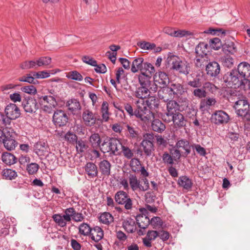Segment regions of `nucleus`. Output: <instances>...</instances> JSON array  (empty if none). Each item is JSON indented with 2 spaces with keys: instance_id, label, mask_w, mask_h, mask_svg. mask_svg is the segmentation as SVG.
Returning <instances> with one entry per match:
<instances>
[{
  "instance_id": "f257e3e1",
  "label": "nucleus",
  "mask_w": 250,
  "mask_h": 250,
  "mask_svg": "<svg viewBox=\"0 0 250 250\" xmlns=\"http://www.w3.org/2000/svg\"><path fill=\"white\" fill-rule=\"evenodd\" d=\"M223 80L227 83L228 86L234 88L240 87L244 90L250 89V81L249 79L242 80L235 69L226 73L223 76Z\"/></svg>"
},
{
  "instance_id": "f03ea898",
  "label": "nucleus",
  "mask_w": 250,
  "mask_h": 250,
  "mask_svg": "<svg viewBox=\"0 0 250 250\" xmlns=\"http://www.w3.org/2000/svg\"><path fill=\"white\" fill-rule=\"evenodd\" d=\"M167 60L168 64L171 66V69L186 75L189 73L191 65L187 61L182 60L175 55L168 56Z\"/></svg>"
},
{
  "instance_id": "7ed1b4c3",
  "label": "nucleus",
  "mask_w": 250,
  "mask_h": 250,
  "mask_svg": "<svg viewBox=\"0 0 250 250\" xmlns=\"http://www.w3.org/2000/svg\"><path fill=\"white\" fill-rule=\"evenodd\" d=\"M136 105L135 117L146 123L154 119V112L149 110L145 104V100H138L134 102Z\"/></svg>"
},
{
  "instance_id": "20e7f679",
  "label": "nucleus",
  "mask_w": 250,
  "mask_h": 250,
  "mask_svg": "<svg viewBox=\"0 0 250 250\" xmlns=\"http://www.w3.org/2000/svg\"><path fill=\"white\" fill-rule=\"evenodd\" d=\"M123 139L111 138L108 141H104L101 145V150L103 153H109L110 156L120 154L119 151L122 145Z\"/></svg>"
},
{
  "instance_id": "39448f33",
  "label": "nucleus",
  "mask_w": 250,
  "mask_h": 250,
  "mask_svg": "<svg viewBox=\"0 0 250 250\" xmlns=\"http://www.w3.org/2000/svg\"><path fill=\"white\" fill-rule=\"evenodd\" d=\"M153 140L154 136L152 134L146 133L144 135V139L141 143L144 153L148 157L151 156L154 150Z\"/></svg>"
},
{
  "instance_id": "423d86ee",
  "label": "nucleus",
  "mask_w": 250,
  "mask_h": 250,
  "mask_svg": "<svg viewBox=\"0 0 250 250\" xmlns=\"http://www.w3.org/2000/svg\"><path fill=\"white\" fill-rule=\"evenodd\" d=\"M229 120V116L228 113L222 110L215 111L210 117L211 122L217 125L227 124Z\"/></svg>"
},
{
  "instance_id": "0eeeda50",
  "label": "nucleus",
  "mask_w": 250,
  "mask_h": 250,
  "mask_svg": "<svg viewBox=\"0 0 250 250\" xmlns=\"http://www.w3.org/2000/svg\"><path fill=\"white\" fill-rule=\"evenodd\" d=\"M115 200L119 204L125 205L126 209H130L132 207V201L128 195L122 190L118 191L115 195Z\"/></svg>"
},
{
  "instance_id": "6e6552de",
  "label": "nucleus",
  "mask_w": 250,
  "mask_h": 250,
  "mask_svg": "<svg viewBox=\"0 0 250 250\" xmlns=\"http://www.w3.org/2000/svg\"><path fill=\"white\" fill-rule=\"evenodd\" d=\"M68 121L67 114L62 110H57L54 113L53 121L57 126H62L66 125Z\"/></svg>"
},
{
  "instance_id": "1a4fd4ad",
  "label": "nucleus",
  "mask_w": 250,
  "mask_h": 250,
  "mask_svg": "<svg viewBox=\"0 0 250 250\" xmlns=\"http://www.w3.org/2000/svg\"><path fill=\"white\" fill-rule=\"evenodd\" d=\"M139 210L141 214L136 216V222L140 228L145 229L150 224V219L148 216V212L145 208H140Z\"/></svg>"
},
{
  "instance_id": "9d476101",
  "label": "nucleus",
  "mask_w": 250,
  "mask_h": 250,
  "mask_svg": "<svg viewBox=\"0 0 250 250\" xmlns=\"http://www.w3.org/2000/svg\"><path fill=\"white\" fill-rule=\"evenodd\" d=\"M234 107L238 116L244 117L249 110V104L246 100H240L235 102Z\"/></svg>"
},
{
  "instance_id": "9b49d317",
  "label": "nucleus",
  "mask_w": 250,
  "mask_h": 250,
  "mask_svg": "<svg viewBox=\"0 0 250 250\" xmlns=\"http://www.w3.org/2000/svg\"><path fill=\"white\" fill-rule=\"evenodd\" d=\"M22 105L27 113H35L39 108L38 102L35 99L29 98L23 100Z\"/></svg>"
},
{
  "instance_id": "f8f14e48",
  "label": "nucleus",
  "mask_w": 250,
  "mask_h": 250,
  "mask_svg": "<svg viewBox=\"0 0 250 250\" xmlns=\"http://www.w3.org/2000/svg\"><path fill=\"white\" fill-rule=\"evenodd\" d=\"M82 119L84 124L88 126L94 125L97 121L95 114L88 109H84L83 110Z\"/></svg>"
},
{
  "instance_id": "ddd939ff",
  "label": "nucleus",
  "mask_w": 250,
  "mask_h": 250,
  "mask_svg": "<svg viewBox=\"0 0 250 250\" xmlns=\"http://www.w3.org/2000/svg\"><path fill=\"white\" fill-rule=\"evenodd\" d=\"M5 113L7 117L13 120H15L20 116V110L14 104H8L5 108Z\"/></svg>"
},
{
  "instance_id": "4468645a",
  "label": "nucleus",
  "mask_w": 250,
  "mask_h": 250,
  "mask_svg": "<svg viewBox=\"0 0 250 250\" xmlns=\"http://www.w3.org/2000/svg\"><path fill=\"white\" fill-rule=\"evenodd\" d=\"M154 81L156 85L159 84L161 87L166 86L169 83V80L167 74L159 71L154 75Z\"/></svg>"
},
{
  "instance_id": "2eb2a0df",
  "label": "nucleus",
  "mask_w": 250,
  "mask_h": 250,
  "mask_svg": "<svg viewBox=\"0 0 250 250\" xmlns=\"http://www.w3.org/2000/svg\"><path fill=\"white\" fill-rule=\"evenodd\" d=\"M175 146L181 151L182 149L184 150V152H182L183 156L184 157H187L190 153L191 147H192V145H190L189 141L183 139L178 140Z\"/></svg>"
},
{
  "instance_id": "dca6fc26",
  "label": "nucleus",
  "mask_w": 250,
  "mask_h": 250,
  "mask_svg": "<svg viewBox=\"0 0 250 250\" xmlns=\"http://www.w3.org/2000/svg\"><path fill=\"white\" fill-rule=\"evenodd\" d=\"M34 151L39 156H44L49 152V147L46 143L38 142L34 146Z\"/></svg>"
},
{
  "instance_id": "f3484780",
  "label": "nucleus",
  "mask_w": 250,
  "mask_h": 250,
  "mask_svg": "<svg viewBox=\"0 0 250 250\" xmlns=\"http://www.w3.org/2000/svg\"><path fill=\"white\" fill-rule=\"evenodd\" d=\"M170 117V119L168 118L167 120L166 118H165V120L167 121L168 123L172 121L175 125L179 127L186 126L187 121L185 119L183 115L181 113L177 112Z\"/></svg>"
},
{
  "instance_id": "a211bd4d",
  "label": "nucleus",
  "mask_w": 250,
  "mask_h": 250,
  "mask_svg": "<svg viewBox=\"0 0 250 250\" xmlns=\"http://www.w3.org/2000/svg\"><path fill=\"white\" fill-rule=\"evenodd\" d=\"M239 76L243 79H248L250 76V64L246 62H242L239 64L236 69Z\"/></svg>"
},
{
  "instance_id": "6ab92c4d",
  "label": "nucleus",
  "mask_w": 250,
  "mask_h": 250,
  "mask_svg": "<svg viewBox=\"0 0 250 250\" xmlns=\"http://www.w3.org/2000/svg\"><path fill=\"white\" fill-rule=\"evenodd\" d=\"M206 70L208 75L210 77H215L220 73V65L216 62H209L206 65Z\"/></svg>"
},
{
  "instance_id": "aec40b11",
  "label": "nucleus",
  "mask_w": 250,
  "mask_h": 250,
  "mask_svg": "<svg viewBox=\"0 0 250 250\" xmlns=\"http://www.w3.org/2000/svg\"><path fill=\"white\" fill-rule=\"evenodd\" d=\"M83 168L88 178H94L98 176V167L94 163L87 162L83 167Z\"/></svg>"
},
{
  "instance_id": "412c9836",
  "label": "nucleus",
  "mask_w": 250,
  "mask_h": 250,
  "mask_svg": "<svg viewBox=\"0 0 250 250\" xmlns=\"http://www.w3.org/2000/svg\"><path fill=\"white\" fill-rule=\"evenodd\" d=\"M161 87L163 88L159 90L158 92V96L159 99L165 102L172 100L174 97L169 86Z\"/></svg>"
},
{
  "instance_id": "4be33fe9",
  "label": "nucleus",
  "mask_w": 250,
  "mask_h": 250,
  "mask_svg": "<svg viewBox=\"0 0 250 250\" xmlns=\"http://www.w3.org/2000/svg\"><path fill=\"white\" fill-rule=\"evenodd\" d=\"M121 152L123 156L127 159H131L134 156V150L129 147V144L126 139H123L121 146Z\"/></svg>"
},
{
  "instance_id": "5701e85b",
  "label": "nucleus",
  "mask_w": 250,
  "mask_h": 250,
  "mask_svg": "<svg viewBox=\"0 0 250 250\" xmlns=\"http://www.w3.org/2000/svg\"><path fill=\"white\" fill-rule=\"evenodd\" d=\"M13 133H11L6 135L2 143L5 148L8 150L14 149L18 145V143L14 139Z\"/></svg>"
},
{
  "instance_id": "b1692460",
  "label": "nucleus",
  "mask_w": 250,
  "mask_h": 250,
  "mask_svg": "<svg viewBox=\"0 0 250 250\" xmlns=\"http://www.w3.org/2000/svg\"><path fill=\"white\" fill-rule=\"evenodd\" d=\"M167 102V112L165 113V115L164 116V119L166 118L165 116L169 118L176 114L179 106L177 102L173 100Z\"/></svg>"
},
{
  "instance_id": "393cba45",
  "label": "nucleus",
  "mask_w": 250,
  "mask_h": 250,
  "mask_svg": "<svg viewBox=\"0 0 250 250\" xmlns=\"http://www.w3.org/2000/svg\"><path fill=\"white\" fill-rule=\"evenodd\" d=\"M99 167L101 174L108 176L111 173V165L107 160H103L99 163Z\"/></svg>"
},
{
  "instance_id": "a878e982",
  "label": "nucleus",
  "mask_w": 250,
  "mask_h": 250,
  "mask_svg": "<svg viewBox=\"0 0 250 250\" xmlns=\"http://www.w3.org/2000/svg\"><path fill=\"white\" fill-rule=\"evenodd\" d=\"M149 86H141L137 88L135 92L134 95L139 100H144L150 95V92L148 89Z\"/></svg>"
},
{
  "instance_id": "bb28decb",
  "label": "nucleus",
  "mask_w": 250,
  "mask_h": 250,
  "mask_svg": "<svg viewBox=\"0 0 250 250\" xmlns=\"http://www.w3.org/2000/svg\"><path fill=\"white\" fill-rule=\"evenodd\" d=\"M123 227L127 233H133L136 229L135 222L131 218H127L124 221Z\"/></svg>"
},
{
  "instance_id": "cd10ccee",
  "label": "nucleus",
  "mask_w": 250,
  "mask_h": 250,
  "mask_svg": "<svg viewBox=\"0 0 250 250\" xmlns=\"http://www.w3.org/2000/svg\"><path fill=\"white\" fill-rule=\"evenodd\" d=\"M172 95L174 97L177 98L182 95L185 92L183 86L179 83H172L169 86Z\"/></svg>"
},
{
  "instance_id": "c85d7f7f",
  "label": "nucleus",
  "mask_w": 250,
  "mask_h": 250,
  "mask_svg": "<svg viewBox=\"0 0 250 250\" xmlns=\"http://www.w3.org/2000/svg\"><path fill=\"white\" fill-rule=\"evenodd\" d=\"M1 158L4 164L9 166L13 165L17 162V158L16 156L9 152L3 153Z\"/></svg>"
},
{
  "instance_id": "c756f323",
  "label": "nucleus",
  "mask_w": 250,
  "mask_h": 250,
  "mask_svg": "<svg viewBox=\"0 0 250 250\" xmlns=\"http://www.w3.org/2000/svg\"><path fill=\"white\" fill-rule=\"evenodd\" d=\"M144 59L143 58H138L135 59L131 64V71L132 73H135L142 69L144 63Z\"/></svg>"
},
{
  "instance_id": "7c9ffc66",
  "label": "nucleus",
  "mask_w": 250,
  "mask_h": 250,
  "mask_svg": "<svg viewBox=\"0 0 250 250\" xmlns=\"http://www.w3.org/2000/svg\"><path fill=\"white\" fill-rule=\"evenodd\" d=\"M129 185L133 191H136L138 189L140 190L141 184L140 181L138 179L135 174H130L128 177Z\"/></svg>"
},
{
  "instance_id": "2f4dec72",
  "label": "nucleus",
  "mask_w": 250,
  "mask_h": 250,
  "mask_svg": "<svg viewBox=\"0 0 250 250\" xmlns=\"http://www.w3.org/2000/svg\"><path fill=\"white\" fill-rule=\"evenodd\" d=\"M145 104L146 106V107L149 108V110L150 111L155 110L157 112L156 109L158 108L159 104L158 101L154 97H150L147 100L145 101Z\"/></svg>"
},
{
  "instance_id": "473e14b6",
  "label": "nucleus",
  "mask_w": 250,
  "mask_h": 250,
  "mask_svg": "<svg viewBox=\"0 0 250 250\" xmlns=\"http://www.w3.org/2000/svg\"><path fill=\"white\" fill-rule=\"evenodd\" d=\"M69 110L72 112H76L81 109V106L80 102L75 99L68 100L66 104Z\"/></svg>"
},
{
  "instance_id": "72a5a7b5",
  "label": "nucleus",
  "mask_w": 250,
  "mask_h": 250,
  "mask_svg": "<svg viewBox=\"0 0 250 250\" xmlns=\"http://www.w3.org/2000/svg\"><path fill=\"white\" fill-rule=\"evenodd\" d=\"M178 183L180 186L188 190L190 189L192 186L191 180L187 176L180 177Z\"/></svg>"
},
{
  "instance_id": "f704fd0d",
  "label": "nucleus",
  "mask_w": 250,
  "mask_h": 250,
  "mask_svg": "<svg viewBox=\"0 0 250 250\" xmlns=\"http://www.w3.org/2000/svg\"><path fill=\"white\" fill-rule=\"evenodd\" d=\"M13 119L7 117L6 115L5 116L2 114H0V127L1 128L4 127L5 129L11 128L12 126V120Z\"/></svg>"
},
{
  "instance_id": "c9c22d12",
  "label": "nucleus",
  "mask_w": 250,
  "mask_h": 250,
  "mask_svg": "<svg viewBox=\"0 0 250 250\" xmlns=\"http://www.w3.org/2000/svg\"><path fill=\"white\" fill-rule=\"evenodd\" d=\"M52 218L56 224L61 227L65 226L67 222H69L64 215H61V214H54L52 216Z\"/></svg>"
},
{
  "instance_id": "e433bc0d",
  "label": "nucleus",
  "mask_w": 250,
  "mask_h": 250,
  "mask_svg": "<svg viewBox=\"0 0 250 250\" xmlns=\"http://www.w3.org/2000/svg\"><path fill=\"white\" fill-rule=\"evenodd\" d=\"M151 127L153 131L161 133L166 129L165 125L159 119H154L151 123Z\"/></svg>"
},
{
  "instance_id": "4c0bfd02",
  "label": "nucleus",
  "mask_w": 250,
  "mask_h": 250,
  "mask_svg": "<svg viewBox=\"0 0 250 250\" xmlns=\"http://www.w3.org/2000/svg\"><path fill=\"white\" fill-rule=\"evenodd\" d=\"M155 72L154 67L150 63L147 62H144L142 69H141V72L151 77Z\"/></svg>"
},
{
  "instance_id": "58836bf2",
  "label": "nucleus",
  "mask_w": 250,
  "mask_h": 250,
  "mask_svg": "<svg viewBox=\"0 0 250 250\" xmlns=\"http://www.w3.org/2000/svg\"><path fill=\"white\" fill-rule=\"evenodd\" d=\"M89 143L94 148H98L100 146L101 140L98 133H93L89 137Z\"/></svg>"
},
{
  "instance_id": "ea45409f",
  "label": "nucleus",
  "mask_w": 250,
  "mask_h": 250,
  "mask_svg": "<svg viewBox=\"0 0 250 250\" xmlns=\"http://www.w3.org/2000/svg\"><path fill=\"white\" fill-rule=\"evenodd\" d=\"M208 56H198L194 59L195 65L197 67H202L208 64Z\"/></svg>"
},
{
  "instance_id": "a19ab883",
  "label": "nucleus",
  "mask_w": 250,
  "mask_h": 250,
  "mask_svg": "<svg viewBox=\"0 0 250 250\" xmlns=\"http://www.w3.org/2000/svg\"><path fill=\"white\" fill-rule=\"evenodd\" d=\"M223 51L226 53L229 52L231 54H233L237 51L235 43L231 41H227L223 45Z\"/></svg>"
},
{
  "instance_id": "79ce46f5",
  "label": "nucleus",
  "mask_w": 250,
  "mask_h": 250,
  "mask_svg": "<svg viewBox=\"0 0 250 250\" xmlns=\"http://www.w3.org/2000/svg\"><path fill=\"white\" fill-rule=\"evenodd\" d=\"M41 104H47L51 105H57V103L54 97L51 96H44L40 98Z\"/></svg>"
},
{
  "instance_id": "37998d69",
  "label": "nucleus",
  "mask_w": 250,
  "mask_h": 250,
  "mask_svg": "<svg viewBox=\"0 0 250 250\" xmlns=\"http://www.w3.org/2000/svg\"><path fill=\"white\" fill-rule=\"evenodd\" d=\"M216 102L215 99L213 98L204 99L201 100L200 103V108L202 110H205L207 107L214 105Z\"/></svg>"
},
{
  "instance_id": "c03bdc74",
  "label": "nucleus",
  "mask_w": 250,
  "mask_h": 250,
  "mask_svg": "<svg viewBox=\"0 0 250 250\" xmlns=\"http://www.w3.org/2000/svg\"><path fill=\"white\" fill-rule=\"evenodd\" d=\"M208 44L204 42L199 43L195 48V53L198 56H208Z\"/></svg>"
},
{
  "instance_id": "a18cd8bd",
  "label": "nucleus",
  "mask_w": 250,
  "mask_h": 250,
  "mask_svg": "<svg viewBox=\"0 0 250 250\" xmlns=\"http://www.w3.org/2000/svg\"><path fill=\"white\" fill-rule=\"evenodd\" d=\"M99 220L103 224H109L113 222V217L110 213L104 212L100 215Z\"/></svg>"
},
{
  "instance_id": "49530a36",
  "label": "nucleus",
  "mask_w": 250,
  "mask_h": 250,
  "mask_svg": "<svg viewBox=\"0 0 250 250\" xmlns=\"http://www.w3.org/2000/svg\"><path fill=\"white\" fill-rule=\"evenodd\" d=\"M125 127L126 130L128 131V134L126 135V136L129 138L136 139L139 135L138 131L136 128L130 126L129 125H126Z\"/></svg>"
},
{
  "instance_id": "de8ad7c7",
  "label": "nucleus",
  "mask_w": 250,
  "mask_h": 250,
  "mask_svg": "<svg viewBox=\"0 0 250 250\" xmlns=\"http://www.w3.org/2000/svg\"><path fill=\"white\" fill-rule=\"evenodd\" d=\"M130 167L132 171L135 173L139 172V169L142 166H141V162L137 158H132L130 162Z\"/></svg>"
},
{
  "instance_id": "09e8293b",
  "label": "nucleus",
  "mask_w": 250,
  "mask_h": 250,
  "mask_svg": "<svg viewBox=\"0 0 250 250\" xmlns=\"http://www.w3.org/2000/svg\"><path fill=\"white\" fill-rule=\"evenodd\" d=\"M151 78V77H148V75L141 72L138 77L139 82L141 86H149L150 79Z\"/></svg>"
},
{
  "instance_id": "8fccbe9b",
  "label": "nucleus",
  "mask_w": 250,
  "mask_h": 250,
  "mask_svg": "<svg viewBox=\"0 0 250 250\" xmlns=\"http://www.w3.org/2000/svg\"><path fill=\"white\" fill-rule=\"evenodd\" d=\"M193 35V33L186 30H175L173 37L181 38L183 37H190Z\"/></svg>"
},
{
  "instance_id": "3c124183",
  "label": "nucleus",
  "mask_w": 250,
  "mask_h": 250,
  "mask_svg": "<svg viewBox=\"0 0 250 250\" xmlns=\"http://www.w3.org/2000/svg\"><path fill=\"white\" fill-rule=\"evenodd\" d=\"M2 176L6 179L12 180L17 176V174L15 170L11 169H6L3 170Z\"/></svg>"
},
{
  "instance_id": "603ef678",
  "label": "nucleus",
  "mask_w": 250,
  "mask_h": 250,
  "mask_svg": "<svg viewBox=\"0 0 250 250\" xmlns=\"http://www.w3.org/2000/svg\"><path fill=\"white\" fill-rule=\"evenodd\" d=\"M193 95L198 99L205 98L207 96V92L202 88H196L192 91Z\"/></svg>"
},
{
  "instance_id": "864d4df0",
  "label": "nucleus",
  "mask_w": 250,
  "mask_h": 250,
  "mask_svg": "<svg viewBox=\"0 0 250 250\" xmlns=\"http://www.w3.org/2000/svg\"><path fill=\"white\" fill-rule=\"evenodd\" d=\"M221 60L223 64L227 67L230 68L234 64V60L230 56H224L221 58Z\"/></svg>"
},
{
  "instance_id": "5fc2aeb1",
  "label": "nucleus",
  "mask_w": 250,
  "mask_h": 250,
  "mask_svg": "<svg viewBox=\"0 0 250 250\" xmlns=\"http://www.w3.org/2000/svg\"><path fill=\"white\" fill-rule=\"evenodd\" d=\"M39 167L38 164L36 163H32L27 165L26 170L29 174L33 175L38 172Z\"/></svg>"
},
{
  "instance_id": "6e6d98bb",
  "label": "nucleus",
  "mask_w": 250,
  "mask_h": 250,
  "mask_svg": "<svg viewBox=\"0 0 250 250\" xmlns=\"http://www.w3.org/2000/svg\"><path fill=\"white\" fill-rule=\"evenodd\" d=\"M158 235H146L143 238V243L144 245L147 248L152 247V242L155 240Z\"/></svg>"
},
{
  "instance_id": "4d7b16f0",
  "label": "nucleus",
  "mask_w": 250,
  "mask_h": 250,
  "mask_svg": "<svg viewBox=\"0 0 250 250\" xmlns=\"http://www.w3.org/2000/svg\"><path fill=\"white\" fill-rule=\"evenodd\" d=\"M170 153L175 161L179 160L181 157L183 156V152L179 148H176V146L171 149Z\"/></svg>"
},
{
  "instance_id": "13d9d810",
  "label": "nucleus",
  "mask_w": 250,
  "mask_h": 250,
  "mask_svg": "<svg viewBox=\"0 0 250 250\" xmlns=\"http://www.w3.org/2000/svg\"><path fill=\"white\" fill-rule=\"evenodd\" d=\"M66 77L68 79L77 81H81L83 80V76L82 75L76 71L70 72L66 75Z\"/></svg>"
},
{
  "instance_id": "bf43d9fd",
  "label": "nucleus",
  "mask_w": 250,
  "mask_h": 250,
  "mask_svg": "<svg viewBox=\"0 0 250 250\" xmlns=\"http://www.w3.org/2000/svg\"><path fill=\"white\" fill-rule=\"evenodd\" d=\"M51 62V58L49 57H42L37 61V64L39 67L46 66Z\"/></svg>"
},
{
  "instance_id": "052dcab7",
  "label": "nucleus",
  "mask_w": 250,
  "mask_h": 250,
  "mask_svg": "<svg viewBox=\"0 0 250 250\" xmlns=\"http://www.w3.org/2000/svg\"><path fill=\"white\" fill-rule=\"evenodd\" d=\"M187 83L188 86L195 88L200 87L202 85L200 79L197 77L191 80H188Z\"/></svg>"
},
{
  "instance_id": "680f3d73",
  "label": "nucleus",
  "mask_w": 250,
  "mask_h": 250,
  "mask_svg": "<svg viewBox=\"0 0 250 250\" xmlns=\"http://www.w3.org/2000/svg\"><path fill=\"white\" fill-rule=\"evenodd\" d=\"M79 231L81 234H92L90 233L91 232V229L87 224H81L79 227Z\"/></svg>"
},
{
  "instance_id": "e2e57ef3",
  "label": "nucleus",
  "mask_w": 250,
  "mask_h": 250,
  "mask_svg": "<svg viewBox=\"0 0 250 250\" xmlns=\"http://www.w3.org/2000/svg\"><path fill=\"white\" fill-rule=\"evenodd\" d=\"M37 66V61H25L21 64V67L23 69H31Z\"/></svg>"
},
{
  "instance_id": "0e129e2a",
  "label": "nucleus",
  "mask_w": 250,
  "mask_h": 250,
  "mask_svg": "<svg viewBox=\"0 0 250 250\" xmlns=\"http://www.w3.org/2000/svg\"><path fill=\"white\" fill-rule=\"evenodd\" d=\"M21 89L22 92L29 94H35L37 92L36 87L33 85L21 87Z\"/></svg>"
},
{
  "instance_id": "69168bd1",
  "label": "nucleus",
  "mask_w": 250,
  "mask_h": 250,
  "mask_svg": "<svg viewBox=\"0 0 250 250\" xmlns=\"http://www.w3.org/2000/svg\"><path fill=\"white\" fill-rule=\"evenodd\" d=\"M203 87L205 89V91H208L212 93L215 92L217 89L214 84L210 82H206L204 83Z\"/></svg>"
},
{
  "instance_id": "338daca9",
  "label": "nucleus",
  "mask_w": 250,
  "mask_h": 250,
  "mask_svg": "<svg viewBox=\"0 0 250 250\" xmlns=\"http://www.w3.org/2000/svg\"><path fill=\"white\" fill-rule=\"evenodd\" d=\"M64 139L70 143L74 144L76 142L77 136L73 133L68 132L64 135Z\"/></svg>"
},
{
  "instance_id": "774afa93",
  "label": "nucleus",
  "mask_w": 250,
  "mask_h": 250,
  "mask_svg": "<svg viewBox=\"0 0 250 250\" xmlns=\"http://www.w3.org/2000/svg\"><path fill=\"white\" fill-rule=\"evenodd\" d=\"M162 159L165 164L173 165V158L172 156L168 154L167 152H165L162 156Z\"/></svg>"
}]
</instances>
